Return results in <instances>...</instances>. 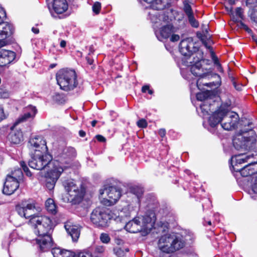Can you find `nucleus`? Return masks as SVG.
Instances as JSON below:
<instances>
[{
    "label": "nucleus",
    "mask_w": 257,
    "mask_h": 257,
    "mask_svg": "<svg viewBox=\"0 0 257 257\" xmlns=\"http://www.w3.org/2000/svg\"><path fill=\"white\" fill-rule=\"evenodd\" d=\"M231 104L230 100L227 101L209 117L208 122L211 126L215 127L221 123L222 127L225 130L230 131L235 128L238 122L239 117L236 113L229 111L228 108Z\"/></svg>",
    "instance_id": "obj_1"
},
{
    "label": "nucleus",
    "mask_w": 257,
    "mask_h": 257,
    "mask_svg": "<svg viewBox=\"0 0 257 257\" xmlns=\"http://www.w3.org/2000/svg\"><path fill=\"white\" fill-rule=\"evenodd\" d=\"M194 59H195V57ZM206 61H209V60L203 59V58L201 59H198L197 58L196 60L193 61L194 64L191 66L190 69L191 73L194 76L199 77L196 83L197 86L199 89H201L202 85L211 87L220 84L219 75L212 74L209 70L202 68L201 62H204Z\"/></svg>",
    "instance_id": "obj_2"
},
{
    "label": "nucleus",
    "mask_w": 257,
    "mask_h": 257,
    "mask_svg": "<svg viewBox=\"0 0 257 257\" xmlns=\"http://www.w3.org/2000/svg\"><path fill=\"white\" fill-rule=\"evenodd\" d=\"M156 221L154 211H150L142 217H137L128 221L125 226V229L131 233L143 232L145 234L149 233Z\"/></svg>",
    "instance_id": "obj_3"
},
{
    "label": "nucleus",
    "mask_w": 257,
    "mask_h": 257,
    "mask_svg": "<svg viewBox=\"0 0 257 257\" xmlns=\"http://www.w3.org/2000/svg\"><path fill=\"white\" fill-rule=\"evenodd\" d=\"M185 240L182 236L175 234L161 236L158 241V247L162 252L172 253L184 247Z\"/></svg>",
    "instance_id": "obj_4"
},
{
    "label": "nucleus",
    "mask_w": 257,
    "mask_h": 257,
    "mask_svg": "<svg viewBox=\"0 0 257 257\" xmlns=\"http://www.w3.org/2000/svg\"><path fill=\"white\" fill-rule=\"evenodd\" d=\"M67 193L63 197L64 202H70L73 204L80 203L82 200L85 190L81 185L77 186L73 180H65L62 183Z\"/></svg>",
    "instance_id": "obj_5"
},
{
    "label": "nucleus",
    "mask_w": 257,
    "mask_h": 257,
    "mask_svg": "<svg viewBox=\"0 0 257 257\" xmlns=\"http://www.w3.org/2000/svg\"><path fill=\"white\" fill-rule=\"evenodd\" d=\"M56 80L60 88L66 91L73 90L78 85L77 75L74 70H60L56 74Z\"/></svg>",
    "instance_id": "obj_6"
},
{
    "label": "nucleus",
    "mask_w": 257,
    "mask_h": 257,
    "mask_svg": "<svg viewBox=\"0 0 257 257\" xmlns=\"http://www.w3.org/2000/svg\"><path fill=\"white\" fill-rule=\"evenodd\" d=\"M58 161H52V157L48 154H43L40 150H36L35 154L28 162L29 166L38 170H42L48 167L51 169Z\"/></svg>",
    "instance_id": "obj_7"
},
{
    "label": "nucleus",
    "mask_w": 257,
    "mask_h": 257,
    "mask_svg": "<svg viewBox=\"0 0 257 257\" xmlns=\"http://www.w3.org/2000/svg\"><path fill=\"white\" fill-rule=\"evenodd\" d=\"M254 132L250 130L248 132H242L235 135L233 139L234 148L238 151H246L255 143Z\"/></svg>",
    "instance_id": "obj_8"
},
{
    "label": "nucleus",
    "mask_w": 257,
    "mask_h": 257,
    "mask_svg": "<svg viewBox=\"0 0 257 257\" xmlns=\"http://www.w3.org/2000/svg\"><path fill=\"white\" fill-rule=\"evenodd\" d=\"M29 224L38 235L49 233L52 227L51 220L46 216H34L29 219Z\"/></svg>",
    "instance_id": "obj_9"
},
{
    "label": "nucleus",
    "mask_w": 257,
    "mask_h": 257,
    "mask_svg": "<svg viewBox=\"0 0 257 257\" xmlns=\"http://www.w3.org/2000/svg\"><path fill=\"white\" fill-rule=\"evenodd\" d=\"M108 210L105 207H97L91 213L90 220L96 226L105 227L111 219Z\"/></svg>",
    "instance_id": "obj_10"
},
{
    "label": "nucleus",
    "mask_w": 257,
    "mask_h": 257,
    "mask_svg": "<svg viewBox=\"0 0 257 257\" xmlns=\"http://www.w3.org/2000/svg\"><path fill=\"white\" fill-rule=\"evenodd\" d=\"M180 52L185 56L195 55L198 59L203 58V53L195 46L191 38H187L181 41L179 45Z\"/></svg>",
    "instance_id": "obj_11"
},
{
    "label": "nucleus",
    "mask_w": 257,
    "mask_h": 257,
    "mask_svg": "<svg viewBox=\"0 0 257 257\" xmlns=\"http://www.w3.org/2000/svg\"><path fill=\"white\" fill-rule=\"evenodd\" d=\"M54 166L46 176V186L49 190L54 189L57 181L64 171L63 167L60 165L59 162H56Z\"/></svg>",
    "instance_id": "obj_12"
},
{
    "label": "nucleus",
    "mask_w": 257,
    "mask_h": 257,
    "mask_svg": "<svg viewBox=\"0 0 257 257\" xmlns=\"http://www.w3.org/2000/svg\"><path fill=\"white\" fill-rule=\"evenodd\" d=\"M100 194H106L107 198H104L107 202L104 204L107 205H111L116 203L121 196L120 190L115 186L104 185V188L99 190Z\"/></svg>",
    "instance_id": "obj_13"
},
{
    "label": "nucleus",
    "mask_w": 257,
    "mask_h": 257,
    "mask_svg": "<svg viewBox=\"0 0 257 257\" xmlns=\"http://www.w3.org/2000/svg\"><path fill=\"white\" fill-rule=\"evenodd\" d=\"M76 156V151L73 148H66L63 151V153L60 157L58 161L61 166L63 167L64 170L71 166L72 159Z\"/></svg>",
    "instance_id": "obj_14"
},
{
    "label": "nucleus",
    "mask_w": 257,
    "mask_h": 257,
    "mask_svg": "<svg viewBox=\"0 0 257 257\" xmlns=\"http://www.w3.org/2000/svg\"><path fill=\"white\" fill-rule=\"evenodd\" d=\"M35 240L39 249L42 251H48L53 246L52 238L49 233L38 235Z\"/></svg>",
    "instance_id": "obj_15"
},
{
    "label": "nucleus",
    "mask_w": 257,
    "mask_h": 257,
    "mask_svg": "<svg viewBox=\"0 0 257 257\" xmlns=\"http://www.w3.org/2000/svg\"><path fill=\"white\" fill-rule=\"evenodd\" d=\"M237 164L233 166L234 170L236 172H239L240 175L243 177H246L257 173V163H250L247 165L239 169L236 167Z\"/></svg>",
    "instance_id": "obj_16"
},
{
    "label": "nucleus",
    "mask_w": 257,
    "mask_h": 257,
    "mask_svg": "<svg viewBox=\"0 0 257 257\" xmlns=\"http://www.w3.org/2000/svg\"><path fill=\"white\" fill-rule=\"evenodd\" d=\"M19 182L14 180L13 178L7 177L4 185L3 193L7 195L13 194L19 188Z\"/></svg>",
    "instance_id": "obj_17"
},
{
    "label": "nucleus",
    "mask_w": 257,
    "mask_h": 257,
    "mask_svg": "<svg viewBox=\"0 0 257 257\" xmlns=\"http://www.w3.org/2000/svg\"><path fill=\"white\" fill-rule=\"evenodd\" d=\"M15 126L14 124L11 126L8 138L11 143L19 144L23 140V135L21 130L15 128Z\"/></svg>",
    "instance_id": "obj_18"
},
{
    "label": "nucleus",
    "mask_w": 257,
    "mask_h": 257,
    "mask_svg": "<svg viewBox=\"0 0 257 257\" xmlns=\"http://www.w3.org/2000/svg\"><path fill=\"white\" fill-rule=\"evenodd\" d=\"M64 226L67 233L71 236L73 241H76L80 235V226L70 222H67Z\"/></svg>",
    "instance_id": "obj_19"
},
{
    "label": "nucleus",
    "mask_w": 257,
    "mask_h": 257,
    "mask_svg": "<svg viewBox=\"0 0 257 257\" xmlns=\"http://www.w3.org/2000/svg\"><path fill=\"white\" fill-rule=\"evenodd\" d=\"M15 53L11 51L2 50L0 51V66L10 64L15 58Z\"/></svg>",
    "instance_id": "obj_20"
},
{
    "label": "nucleus",
    "mask_w": 257,
    "mask_h": 257,
    "mask_svg": "<svg viewBox=\"0 0 257 257\" xmlns=\"http://www.w3.org/2000/svg\"><path fill=\"white\" fill-rule=\"evenodd\" d=\"M37 109L35 107L30 105L26 108V112L21 115L14 124L17 125L20 123L25 122L27 120L33 118L36 115Z\"/></svg>",
    "instance_id": "obj_21"
},
{
    "label": "nucleus",
    "mask_w": 257,
    "mask_h": 257,
    "mask_svg": "<svg viewBox=\"0 0 257 257\" xmlns=\"http://www.w3.org/2000/svg\"><path fill=\"white\" fill-rule=\"evenodd\" d=\"M13 26L8 22L0 23V41H4L13 33Z\"/></svg>",
    "instance_id": "obj_22"
},
{
    "label": "nucleus",
    "mask_w": 257,
    "mask_h": 257,
    "mask_svg": "<svg viewBox=\"0 0 257 257\" xmlns=\"http://www.w3.org/2000/svg\"><path fill=\"white\" fill-rule=\"evenodd\" d=\"M29 143L32 147L36 148L35 151L39 150V149L46 151L47 148L46 142L41 136H35L31 138Z\"/></svg>",
    "instance_id": "obj_23"
},
{
    "label": "nucleus",
    "mask_w": 257,
    "mask_h": 257,
    "mask_svg": "<svg viewBox=\"0 0 257 257\" xmlns=\"http://www.w3.org/2000/svg\"><path fill=\"white\" fill-rule=\"evenodd\" d=\"M219 104L216 102L215 100H214L211 102V104L209 103L202 102L200 105V109L203 113V115H208L210 113H213V114L216 111L215 109L218 107Z\"/></svg>",
    "instance_id": "obj_24"
},
{
    "label": "nucleus",
    "mask_w": 257,
    "mask_h": 257,
    "mask_svg": "<svg viewBox=\"0 0 257 257\" xmlns=\"http://www.w3.org/2000/svg\"><path fill=\"white\" fill-rule=\"evenodd\" d=\"M53 8L57 14H62L68 9V4L66 0H53Z\"/></svg>",
    "instance_id": "obj_25"
},
{
    "label": "nucleus",
    "mask_w": 257,
    "mask_h": 257,
    "mask_svg": "<svg viewBox=\"0 0 257 257\" xmlns=\"http://www.w3.org/2000/svg\"><path fill=\"white\" fill-rule=\"evenodd\" d=\"M215 96L213 94L212 92L210 91H206L200 93H198L196 95L197 99L203 102L209 103L211 104V102L214 100Z\"/></svg>",
    "instance_id": "obj_26"
},
{
    "label": "nucleus",
    "mask_w": 257,
    "mask_h": 257,
    "mask_svg": "<svg viewBox=\"0 0 257 257\" xmlns=\"http://www.w3.org/2000/svg\"><path fill=\"white\" fill-rule=\"evenodd\" d=\"M172 26L167 25L163 27L159 32H156V35L158 39L162 41L164 39H167L172 33Z\"/></svg>",
    "instance_id": "obj_27"
},
{
    "label": "nucleus",
    "mask_w": 257,
    "mask_h": 257,
    "mask_svg": "<svg viewBox=\"0 0 257 257\" xmlns=\"http://www.w3.org/2000/svg\"><path fill=\"white\" fill-rule=\"evenodd\" d=\"M168 0H153V2L149 4L152 9L160 11L164 10L168 6Z\"/></svg>",
    "instance_id": "obj_28"
},
{
    "label": "nucleus",
    "mask_w": 257,
    "mask_h": 257,
    "mask_svg": "<svg viewBox=\"0 0 257 257\" xmlns=\"http://www.w3.org/2000/svg\"><path fill=\"white\" fill-rule=\"evenodd\" d=\"M26 212L29 213L28 215H26V218H29L31 219L34 216H38V215H36L34 213L35 210L36 209L35 203L34 202H29L27 201L25 202Z\"/></svg>",
    "instance_id": "obj_29"
},
{
    "label": "nucleus",
    "mask_w": 257,
    "mask_h": 257,
    "mask_svg": "<svg viewBox=\"0 0 257 257\" xmlns=\"http://www.w3.org/2000/svg\"><path fill=\"white\" fill-rule=\"evenodd\" d=\"M197 36L201 40L207 48L209 49L211 48V47L208 45V42H209L210 38V35L208 34V32H207V34L205 33L198 32L197 33Z\"/></svg>",
    "instance_id": "obj_30"
},
{
    "label": "nucleus",
    "mask_w": 257,
    "mask_h": 257,
    "mask_svg": "<svg viewBox=\"0 0 257 257\" xmlns=\"http://www.w3.org/2000/svg\"><path fill=\"white\" fill-rule=\"evenodd\" d=\"M45 205L47 210L49 212L53 214L56 213V207L53 199L51 198L47 199Z\"/></svg>",
    "instance_id": "obj_31"
},
{
    "label": "nucleus",
    "mask_w": 257,
    "mask_h": 257,
    "mask_svg": "<svg viewBox=\"0 0 257 257\" xmlns=\"http://www.w3.org/2000/svg\"><path fill=\"white\" fill-rule=\"evenodd\" d=\"M23 176V174L22 170L20 169H18L14 170V171H12L11 174L7 175V177L13 178L14 180L18 181L19 182L22 179Z\"/></svg>",
    "instance_id": "obj_32"
},
{
    "label": "nucleus",
    "mask_w": 257,
    "mask_h": 257,
    "mask_svg": "<svg viewBox=\"0 0 257 257\" xmlns=\"http://www.w3.org/2000/svg\"><path fill=\"white\" fill-rule=\"evenodd\" d=\"M16 210L18 213L21 216L26 218V215H28L29 213L26 212V207L25 202H23L22 205H18L16 207Z\"/></svg>",
    "instance_id": "obj_33"
},
{
    "label": "nucleus",
    "mask_w": 257,
    "mask_h": 257,
    "mask_svg": "<svg viewBox=\"0 0 257 257\" xmlns=\"http://www.w3.org/2000/svg\"><path fill=\"white\" fill-rule=\"evenodd\" d=\"M233 20L235 21V19H237L239 20V19L242 20L243 19V10L240 7H238L235 9V16L233 14L232 15Z\"/></svg>",
    "instance_id": "obj_34"
},
{
    "label": "nucleus",
    "mask_w": 257,
    "mask_h": 257,
    "mask_svg": "<svg viewBox=\"0 0 257 257\" xmlns=\"http://www.w3.org/2000/svg\"><path fill=\"white\" fill-rule=\"evenodd\" d=\"M131 192L134 194L136 195L137 198L139 199L142 195L143 194V189L139 187H134L131 189Z\"/></svg>",
    "instance_id": "obj_35"
},
{
    "label": "nucleus",
    "mask_w": 257,
    "mask_h": 257,
    "mask_svg": "<svg viewBox=\"0 0 257 257\" xmlns=\"http://www.w3.org/2000/svg\"><path fill=\"white\" fill-rule=\"evenodd\" d=\"M235 22H237L238 23L237 25L238 26L241 28L244 29L245 31L248 32V33H250L252 32V31L251 29H250L244 23H243L241 21L237 19L235 20Z\"/></svg>",
    "instance_id": "obj_36"
},
{
    "label": "nucleus",
    "mask_w": 257,
    "mask_h": 257,
    "mask_svg": "<svg viewBox=\"0 0 257 257\" xmlns=\"http://www.w3.org/2000/svg\"><path fill=\"white\" fill-rule=\"evenodd\" d=\"M188 21L192 27L198 28L199 26L198 22L194 17L193 14L188 17Z\"/></svg>",
    "instance_id": "obj_37"
},
{
    "label": "nucleus",
    "mask_w": 257,
    "mask_h": 257,
    "mask_svg": "<svg viewBox=\"0 0 257 257\" xmlns=\"http://www.w3.org/2000/svg\"><path fill=\"white\" fill-rule=\"evenodd\" d=\"M63 249L59 247L53 248L51 252L54 257H61Z\"/></svg>",
    "instance_id": "obj_38"
},
{
    "label": "nucleus",
    "mask_w": 257,
    "mask_h": 257,
    "mask_svg": "<svg viewBox=\"0 0 257 257\" xmlns=\"http://www.w3.org/2000/svg\"><path fill=\"white\" fill-rule=\"evenodd\" d=\"M100 239L102 242L104 243H108L110 240V238L108 234L102 233L100 235Z\"/></svg>",
    "instance_id": "obj_39"
},
{
    "label": "nucleus",
    "mask_w": 257,
    "mask_h": 257,
    "mask_svg": "<svg viewBox=\"0 0 257 257\" xmlns=\"http://www.w3.org/2000/svg\"><path fill=\"white\" fill-rule=\"evenodd\" d=\"M250 18L252 21L256 23L257 21V9H250Z\"/></svg>",
    "instance_id": "obj_40"
},
{
    "label": "nucleus",
    "mask_w": 257,
    "mask_h": 257,
    "mask_svg": "<svg viewBox=\"0 0 257 257\" xmlns=\"http://www.w3.org/2000/svg\"><path fill=\"white\" fill-rule=\"evenodd\" d=\"M20 165L21 167L23 168L24 172H25L26 175L29 177H31L32 176V173H31L29 169L27 167L25 162L24 161H21L20 162Z\"/></svg>",
    "instance_id": "obj_41"
},
{
    "label": "nucleus",
    "mask_w": 257,
    "mask_h": 257,
    "mask_svg": "<svg viewBox=\"0 0 257 257\" xmlns=\"http://www.w3.org/2000/svg\"><path fill=\"white\" fill-rule=\"evenodd\" d=\"M246 5L250 9L257 7V0H246Z\"/></svg>",
    "instance_id": "obj_42"
},
{
    "label": "nucleus",
    "mask_w": 257,
    "mask_h": 257,
    "mask_svg": "<svg viewBox=\"0 0 257 257\" xmlns=\"http://www.w3.org/2000/svg\"><path fill=\"white\" fill-rule=\"evenodd\" d=\"M184 11L186 13L187 17L192 15L193 12L191 7V6L188 4H185L184 7Z\"/></svg>",
    "instance_id": "obj_43"
},
{
    "label": "nucleus",
    "mask_w": 257,
    "mask_h": 257,
    "mask_svg": "<svg viewBox=\"0 0 257 257\" xmlns=\"http://www.w3.org/2000/svg\"><path fill=\"white\" fill-rule=\"evenodd\" d=\"M211 57L214 64L218 67V69L221 70L222 69L221 65L219 62L217 57L215 55L213 51H211Z\"/></svg>",
    "instance_id": "obj_44"
},
{
    "label": "nucleus",
    "mask_w": 257,
    "mask_h": 257,
    "mask_svg": "<svg viewBox=\"0 0 257 257\" xmlns=\"http://www.w3.org/2000/svg\"><path fill=\"white\" fill-rule=\"evenodd\" d=\"M101 9V4L99 2H95L92 6V10L95 14H98Z\"/></svg>",
    "instance_id": "obj_45"
},
{
    "label": "nucleus",
    "mask_w": 257,
    "mask_h": 257,
    "mask_svg": "<svg viewBox=\"0 0 257 257\" xmlns=\"http://www.w3.org/2000/svg\"><path fill=\"white\" fill-rule=\"evenodd\" d=\"M252 157V155H247L245 156L244 157L238 158L237 159V164H241L242 163L247 162V160L249 159L250 157Z\"/></svg>",
    "instance_id": "obj_46"
},
{
    "label": "nucleus",
    "mask_w": 257,
    "mask_h": 257,
    "mask_svg": "<svg viewBox=\"0 0 257 257\" xmlns=\"http://www.w3.org/2000/svg\"><path fill=\"white\" fill-rule=\"evenodd\" d=\"M74 257H92V254L90 252L88 251H83L78 253Z\"/></svg>",
    "instance_id": "obj_47"
},
{
    "label": "nucleus",
    "mask_w": 257,
    "mask_h": 257,
    "mask_svg": "<svg viewBox=\"0 0 257 257\" xmlns=\"http://www.w3.org/2000/svg\"><path fill=\"white\" fill-rule=\"evenodd\" d=\"M137 124L139 127L142 128L146 127L148 124L147 121L145 119H141L139 120L138 121Z\"/></svg>",
    "instance_id": "obj_48"
},
{
    "label": "nucleus",
    "mask_w": 257,
    "mask_h": 257,
    "mask_svg": "<svg viewBox=\"0 0 257 257\" xmlns=\"http://www.w3.org/2000/svg\"><path fill=\"white\" fill-rule=\"evenodd\" d=\"M105 250V247L103 245H97L95 247V251L96 253H102Z\"/></svg>",
    "instance_id": "obj_49"
},
{
    "label": "nucleus",
    "mask_w": 257,
    "mask_h": 257,
    "mask_svg": "<svg viewBox=\"0 0 257 257\" xmlns=\"http://www.w3.org/2000/svg\"><path fill=\"white\" fill-rule=\"evenodd\" d=\"M0 96L2 98H6L9 97V94L6 90L3 89V88H0Z\"/></svg>",
    "instance_id": "obj_50"
},
{
    "label": "nucleus",
    "mask_w": 257,
    "mask_h": 257,
    "mask_svg": "<svg viewBox=\"0 0 257 257\" xmlns=\"http://www.w3.org/2000/svg\"><path fill=\"white\" fill-rule=\"evenodd\" d=\"M72 252L68 250L63 249L61 257H71Z\"/></svg>",
    "instance_id": "obj_51"
},
{
    "label": "nucleus",
    "mask_w": 257,
    "mask_h": 257,
    "mask_svg": "<svg viewBox=\"0 0 257 257\" xmlns=\"http://www.w3.org/2000/svg\"><path fill=\"white\" fill-rule=\"evenodd\" d=\"M251 191L253 193L257 194V178L251 186Z\"/></svg>",
    "instance_id": "obj_52"
},
{
    "label": "nucleus",
    "mask_w": 257,
    "mask_h": 257,
    "mask_svg": "<svg viewBox=\"0 0 257 257\" xmlns=\"http://www.w3.org/2000/svg\"><path fill=\"white\" fill-rule=\"evenodd\" d=\"M231 81H232V84H233L234 88L237 90H238V91L241 90L242 86L240 84H237L235 81L234 80V78H232Z\"/></svg>",
    "instance_id": "obj_53"
},
{
    "label": "nucleus",
    "mask_w": 257,
    "mask_h": 257,
    "mask_svg": "<svg viewBox=\"0 0 257 257\" xmlns=\"http://www.w3.org/2000/svg\"><path fill=\"white\" fill-rule=\"evenodd\" d=\"M7 115L5 113L3 108L0 107V121L5 119Z\"/></svg>",
    "instance_id": "obj_54"
},
{
    "label": "nucleus",
    "mask_w": 257,
    "mask_h": 257,
    "mask_svg": "<svg viewBox=\"0 0 257 257\" xmlns=\"http://www.w3.org/2000/svg\"><path fill=\"white\" fill-rule=\"evenodd\" d=\"M180 37L178 35H173L170 38V40L172 42H176L179 41Z\"/></svg>",
    "instance_id": "obj_55"
},
{
    "label": "nucleus",
    "mask_w": 257,
    "mask_h": 257,
    "mask_svg": "<svg viewBox=\"0 0 257 257\" xmlns=\"http://www.w3.org/2000/svg\"><path fill=\"white\" fill-rule=\"evenodd\" d=\"M97 140L100 142H104L106 141L105 138L101 135H98L96 136Z\"/></svg>",
    "instance_id": "obj_56"
},
{
    "label": "nucleus",
    "mask_w": 257,
    "mask_h": 257,
    "mask_svg": "<svg viewBox=\"0 0 257 257\" xmlns=\"http://www.w3.org/2000/svg\"><path fill=\"white\" fill-rule=\"evenodd\" d=\"M208 32V26L206 25H203L202 26V33H207Z\"/></svg>",
    "instance_id": "obj_57"
},
{
    "label": "nucleus",
    "mask_w": 257,
    "mask_h": 257,
    "mask_svg": "<svg viewBox=\"0 0 257 257\" xmlns=\"http://www.w3.org/2000/svg\"><path fill=\"white\" fill-rule=\"evenodd\" d=\"M159 134L161 137H164L166 134V131L164 129H160L159 131Z\"/></svg>",
    "instance_id": "obj_58"
},
{
    "label": "nucleus",
    "mask_w": 257,
    "mask_h": 257,
    "mask_svg": "<svg viewBox=\"0 0 257 257\" xmlns=\"http://www.w3.org/2000/svg\"><path fill=\"white\" fill-rule=\"evenodd\" d=\"M150 89L149 85H144L142 87V91L145 93Z\"/></svg>",
    "instance_id": "obj_59"
},
{
    "label": "nucleus",
    "mask_w": 257,
    "mask_h": 257,
    "mask_svg": "<svg viewBox=\"0 0 257 257\" xmlns=\"http://www.w3.org/2000/svg\"><path fill=\"white\" fill-rule=\"evenodd\" d=\"M225 9H226V10L229 12L230 13L231 15H233V11H232V6L230 5V7H225Z\"/></svg>",
    "instance_id": "obj_60"
},
{
    "label": "nucleus",
    "mask_w": 257,
    "mask_h": 257,
    "mask_svg": "<svg viewBox=\"0 0 257 257\" xmlns=\"http://www.w3.org/2000/svg\"><path fill=\"white\" fill-rule=\"evenodd\" d=\"M86 59L87 60V63L90 64V65H91L93 63V60L91 59L90 58H89V57H86Z\"/></svg>",
    "instance_id": "obj_61"
},
{
    "label": "nucleus",
    "mask_w": 257,
    "mask_h": 257,
    "mask_svg": "<svg viewBox=\"0 0 257 257\" xmlns=\"http://www.w3.org/2000/svg\"><path fill=\"white\" fill-rule=\"evenodd\" d=\"M60 45L61 47L64 48L66 46V42L65 40H61Z\"/></svg>",
    "instance_id": "obj_62"
},
{
    "label": "nucleus",
    "mask_w": 257,
    "mask_h": 257,
    "mask_svg": "<svg viewBox=\"0 0 257 257\" xmlns=\"http://www.w3.org/2000/svg\"><path fill=\"white\" fill-rule=\"evenodd\" d=\"M32 31H33V32H34L35 34H38L39 33V30L37 28H34V27H33L32 28Z\"/></svg>",
    "instance_id": "obj_63"
},
{
    "label": "nucleus",
    "mask_w": 257,
    "mask_h": 257,
    "mask_svg": "<svg viewBox=\"0 0 257 257\" xmlns=\"http://www.w3.org/2000/svg\"><path fill=\"white\" fill-rule=\"evenodd\" d=\"M79 134L81 137H84L86 135L85 132L82 130L79 131Z\"/></svg>",
    "instance_id": "obj_64"
}]
</instances>
